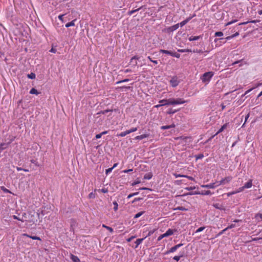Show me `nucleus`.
Instances as JSON below:
<instances>
[{
	"label": "nucleus",
	"instance_id": "obj_47",
	"mask_svg": "<svg viewBox=\"0 0 262 262\" xmlns=\"http://www.w3.org/2000/svg\"><path fill=\"white\" fill-rule=\"evenodd\" d=\"M50 52L55 53L57 52V50L54 48L53 45H52V48L49 50Z\"/></svg>",
	"mask_w": 262,
	"mask_h": 262
},
{
	"label": "nucleus",
	"instance_id": "obj_37",
	"mask_svg": "<svg viewBox=\"0 0 262 262\" xmlns=\"http://www.w3.org/2000/svg\"><path fill=\"white\" fill-rule=\"evenodd\" d=\"M30 162L32 163H33L36 166H37V167H39V164L38 162L36 160H34V159H32V160H30Z\"/></svg>",
	"mask_w": 262,
	"mask_h": 262
},
{
	"label": "nucleus",
	"instance_id": "obj_57",
	"mask_svg": "<svg viewBox=\"0 0 262 262\" xmlns=\"http://www.w3.org/2000/svg\"><path fill=\"white\" fill-rule=\"evenodd\" d=\"M203 194L205 195H210V194H212V193L211 192V191L210 190H207V191H205Z\"/></svg>",
	"mask_w": 262,
	"mask_h": 262
},
{
	"label": "nucleus",
	"instance_id": "obj_27",
	"mask_svg": "<svg viewBox=\"0 0 262 262\" xmlns=\"http://www.w3.org/2000/svg\"><path fill=\"white\" fill-rule=\"evenodd\" d=\"M152 177V174L151 172H148L146 173L144 176V179L145 180H150L151 179Z\"/></svg>",
	"mask_w": 262,
	"mask_h": 262
},
{
	"label": "nucleus",
	"instance_id": "obj_55",
	"mask_svg": "<svg viewBox=\"0 0 262 262\" xmlns=\"http://www.w3.org/2000/svg\"><path fill=\"white\" fill-rule=\"evenodd\" d=\"M129 80L128 79H125L124 80H120V81H117L116 82L117 84H118V83H121V82H126V81H128Z\"/></svg>",
	"mask_w": 262,
	"mask_h": 262
},
{
	"label": "nucleus",
	"instance_id": "obj_21",
	"mask_svg": "<svg viewBox=\"0 0 262 262\" xmlns=\"http://www.w3.org/2000/svg\"><path fill=\"white\" fill-rule=\"evenodd\" d=\"M70 257L73 262H80L79 258L77 256L72 254H71Z\"/></svg>",
	"mask_w": 262,
	"mask_h": 262
},
{
	"label": "nucleus",
	"instance_id": "obj_18",
	"mask_svg": "<svg viewBox=\"0 0 262 262\" xmlns=\"http://www.w3.org/2000/svg\"><path fill=\"white\" fill-rule=\"evenodd\" d=\"M260 21L259 20H249V21H246V22H243V23H241L240 24H239V25H246L248 23H253V24H256L257 23H259Z\"/></svg>",
	"mask_w": 262,
	"mask_h": 262
},
{
	"label": "nucleus",
	"instance_id": "obj_22",
	"mask_svg": "<svg viewBox=\"0 0 262 262\" xmlns=\"http://www.w3.org/2000/svg\"><path fill=\"white\" fill-rule=\"evenodd\" d=\"M144 239V238H138L137 239L136 242H135V246L134 247V248L136 249V248H137L138 246L141 244L142 243V242H143V241Z\"/></svg>",
	"mask_w": 262,
	"mask_h": 262
},
{
	"label": "nucleus",
	"instance_id": "obj_36",
	"mask_svg": "<svg viewBox=\"0 0 262 262\" xmlns=\"http://www.w3.org/2000/svg\"><path fill=\"white\" fill-rule=\"evenodd\" d=\"M174 210H179L182 211H187L188 209L182 206H179L174 209Z\"/></svg>",
	"mask_w": 262,
	"mask_h": 262
},
{
	"label": "nucleus",
	"instance_id": "obj_17",
	"mask_svg": "<svg viewBox=\"0 0 262 262\" xmlns=\"http://www.w3.org/2000/svg\"><path fill=\"white\" fill-rule=\"evenodd\" d=\"M149 136V134H144L141 135L137 136L135 138V140H141Z\"/></svg>",
	"mask_w": 262,
	"mask_h": 262
},
{
	"label": "nucleus",
	"instance_id": "obj_59",
	"mask_svg": "<svg viewBox=\"0 0 262 262\" xmlns=\"http://www.w3.org/2000/svg\"><path fill=\"white\" fill-rule=\"evenodd\" d=\"M164 237H164V234H162L160 235L158 237V241H161L162 238H163Z\"/></svg>",
	"mask_w": 262,
	"mask_h": 262
},
{
	"label": "nucleus",
	"instance_id": "obj_48",
	"mask_svg": "<svg viewBox=\"0 0 262 262\" xmlns=\"http://www.w3.org/2000/svg\"><path fill=\"white\" fill-rule=\"evenodd\" d=\"M235 227H236V225L235 224H231V225H229L226 228L227 229V230H228L234 228Z\"/></svg>",
	"mask_w": 262,
	"mask_h": 262
},
{
	"label": "nucleus",
	"instance_id": "obj_24",
	"mask_svg": "<svg viewBox=\"0 0 262 262\" xmlns=\"http://www.w3.org/2000/svg\"><path fill=\"white\" fill-rule=\"evenodd\" d=\"M76 20V19L73 20L72 21L66 24L65 26L66 28H69L70 27L74 26L75 25V21Z\"/></svg>",
	"mask_w": 262,
	"mask_h": 262
},
{
	"label": "nucleus",
	"instance_id": "obj_61",
	"mask_svg": "<svg viewBox=\"0 0 262 262\" xmlns=\"http://www.w3.org/2000/svg\"><path fill=\"white\" fill-rule=\"evenodd\" d=\"M238 35H239V33L237 32L235 33L234 34H233V35H232V38H234Z\"/></svg>",
	"mask_w": 262,
	"mask_h": 262
},
{
	"label": "nucleus",
	"instance_id": "obj_1",
	"mask_svg": "<svg viewBox=\"0 0 262 262\" xmlns=\"http://www.w3.org/2000/svg\"><path fill=\"white\" fill-rule=\"evenodd\" d=\"M143 60L142 57H137L136 56L132 57L129 62L130 66H144L146 64V62L142 63Z\"/></svg>",
	"mask_w": 262,
	"mask_h": 262
},
{
	"label": "nucleus",
	"instance_id": "obj_2",
	"mask_svg": "<svg viewBox=\"0 0 262 262\" xmlns=\"http://www.w3.org/2000/svg\"><path fill=\"white\" fill-rule=\"evenodd\" d=\"M213 75L214 73L212 72H206L202 75L201 79L203 82H208Z\"/></svg>",
	"mask_w": 262,
	"mask_h": 262
},
{
	"label": "nucleus",
	"instance_id": "obj_31",
	"mask_svg": "<svg viewBox=\"0 0 262 262\" xmlns=\"http://www.w3.org/2000/svg\"><path fill=\"white\" fill-rule=\"evenodd\" d=\"M102 227L105 228L107 230H108L111 233H113L114 231L112 227H110L109 226H107L104 224L102 225Z\"/></svg>",
	"mask_w": 262,
	"mask_h": 262
},
{
	"label": "nucleus",
	"instance_id": "obj_4",
	"mask_svg": "<svg viewBox=\"0 0 262 262\" xmlns=\"http://www.w3.org/2000/svg\"><path fill=\"white\" fill-rule=\"evenodd\" d=\"M189 138H190L188 137H179L174 138V139L176 140H179V142L178 143L179 144H182L183 145H186V144H188L187 140Z\"/></svg>",
	"mask_w": 262,
	"mask_h": 262
},
{
	"label": "nucleus",
	"instance_id": "obj_16",
	"mask_svg": "<svg viewBox=\"0 0 262 262\" xmlns=\"http://www.w3.org/2000/svg\"><path fill=\"white\" fill-rule=\"evenodd\" d=\"M224 38H215L214 39V42L216 43V47H219L223 43Z\"/></svg>",
	"mask_w": 262,
	"mask_h": 262
},
{
	"label": "nucleus",
	"instance_id": "obj_14",
	"mask_svg": "<svg viewBox=\"0 0 262 262\" xmlns=\"http://www.w3.org/2000/svg\"><path fill=\"white\" fill-rule=\"evenodd\" d=\"M170 83L172 86L176 87L179 84V81L178 80L177 77H174L171 78L170 81Z\"/></svg>",
	"mask_w": 262,
	"mask_h": 262
},
{
	"label": "nucleus",
	"instance_id": "obj_43",
	"mask_svg": "<svg viewBox=\"0 0 262 262\" xmlns=\"http://www.w3.org/2000/svg\"><path fill=\"white\" fill-rule=\"evenodd\" d=\"M140 9H141V8H138V9H137L133 10L130 11H129V12H128V14H129V15H132L133 14H134L135 12L138 11Z\"/></svg>",
	"mask_w": 262,
	"mask_h": 262
},
{
	"label": "nucleus",
	"instance_id": "obj_6",
	"mask_svg": "<svg viewBox=\"0 0 262 262\" xmlns=\"http://www.w3.org/2000/svg\"><path fill=\"white\" fill-rule=\"evenodd\" d=\"M229 123H225V124H224L220 129L219 130L215 133V135H214L213 136H212L210 139H209V140H211L214 136L217 135L218 134H219L220 133H222V132H223L225 129H226V128H227V127H228L229 126Z\"/></svg>",
	"mask_w": 262,
	"mask_h": 262
},
{
	"label": "nucleus",
	"instance_id": "obj_3",
	"mask_svg": "<svg viewBox=\"0 0 262 262\" xmlns=\"http://www.w3.org/2000/svg\"><path fill=\"white\" fill-rule=\"evenodd\" d=\"M253 185L252 179H249L248 182L245 183L244 186L239 188V190L241 192L243 191L245 189H249L252 187Z\"/></svg>",
	"mask_w": 262,
	"mask_h": 262
},
{
	"label": "nucleus",
	"instance_id": "obj_45",
	"mask_svg": "<svg viewBox=\"0 0 262 262\" xmlns=\"http://www.w3.org/2000/svg\"><path fill=\"white\" fill-rule=\"evenodd\" d=\"M233 38L232 37V35L231 36H227V37L226 38H224V41L223 42V43H226V42L227 41V40H229Z\"/></svg>",
	"mask_w": 262,
	"mask_h": 262
},
{
	"label": "nucleus",
	"instance_id": "obj_20",
	"mask_svg": "<svg viewBox=\"0 0 262 262\" xmlns=\"http://www.w3.org/2000/svg\"><path fill=\"white\" fill-rule=\"evenodd\" d=\"M176 125L174 124H172L170 125H164V126H162L161 127V129L162 130H165V129H169V128H174L175 127Z\"/></svg>",
	"mask_w": 262,
	"mask_h": 262
},
{
	"label": "nucleus",
	"instance_id": "obj_23",
	"mask_svg": "<svg viewBox=\"0 0 262 262\" xmlns=\"http://www.w3.org/2000/svg\"><path fill=\"white\" fill-rule=\"evenodd\" d=\"M8 145V143H2L0 144V152L4 150V149H6L7 148Z\"/></svg>",
	"mask_w": 262,
	"mask_h": 262
},
{
	"label": "nucleus",
	"instance_id": "obj_50",
	"mask_svg": "<svg viewBox=\"0 0 262 262\" xmlns=\"http://www.w3.org/2000/svg\"><path fill=\"white\" fill-rule=\"evenodd\" d=\"M99 191L104 193H107L108 192L107 189L105 188H102L101 189H99Z\"/></svg>",
	"mask_w": 262,
	"mask_h": 262
},
{
	"label": "nucleus",
	"instance_id": "obj_64",
	"mask_svg": "<svg viewBox=\"0 0 262 262\" xmlns=\"http://www.w3.org/2000/svg\"><path fill=\"white\" fill-rule=\"evenodd\" d=\"M185 177L188 178L190 180H192V181L194 180V178L192 177L186 176V177Z\"/></svg>",
	"mask_w": 262,
	"mask_h": 262
},
{
	"label": "nucleus",
	"instance_id": "obj_13",
	"mask_svg": "<svg viewBox=\"0 0 262 262\" xmlns=\"http://www.w3.org/2000/svg\"><path fill=\"white\" fill-rule=\"evenodd\" d=\"M177 231L176 229H168L165 233H164V236L165 237L172 235L174 232Z\"/></svg>",
	"mask_w": 262,
	"mask_h": 262
},
{
	"label": "nucleus",
	"instance_id": "obj_5",
	"mask_svg": "<svg viewBox=\"0 0 262 262\" xmlns=\"http://www.w3.org/2000/svg\"><path fill=\"white\" fill-rule=\"evenodd\" d=\"M232 180L231 176H228L222 179L220 181L217 182V185H225L229 183Z\"/></svg>",
	"mask_w": 262,
	"mask_h": 262
},
{
	"label": "nucleus",
	"instance_id": "obj_49",
	"mask_svg": "<svg viewBox=\"0 0 262 262\" xmlns=\"http://www.w3.org/2000/svg\"><path fill=\"white\" fill-rule=\"evenodd\" d=\"M227 230V229L226 228H225L224 229L222 230L221 232H220L216 236H220L222 234H223Z\"/></svg>",
	"mask_w": 262,
	"mask_h": 262
},
{
	"label": "nucleus",
	"instance_id": "obj_26",
	"mask_svg": "<svg viewBox=\"0 0 262 262\" xmlns=\"http://www.w3.org/2000/svg\"><path fill=\"white\" fill-rule=\"evenodd\" d=\"M239 192H241V191L239 190V188H238L236 190L228 192L227 193V195L228 196H231L232 195H233V194H235L236 193H239Z\"/></svg>",
	"mask_w": 262,
	"mask_h": 262
},
{
	"label": "nucleus",
	"instance_id": "obj_34",
	"mask_svg": "<svg viewBox=\"0 0 262 262\" xmlns=\"http://www.w3.org/2000/svg\"><path fill=\"white\" fill-rule=\"evenodd\" d=\"M28 78L31 79H34L36 77V75L34 73H31L27 75Z\"/></svg>",
	"mask_w": 262,
	"mask_h": 262
},
{
	"label": "nucleus",
	"instance_id": "obj_33",
	"mask_svg": "<svg viewBox=\"0 0 262 262\" xmlns=\"http://www.w3.org/2000/svg\"><path fill=\"white\" fill-rule=\"evenodd\" d=\"M255 218L258 221H262V213H257L255 215Z\"/></svg>",
	"mask_w": 262,
	"mask_h": 262
},
{
	"label": "nucleus",
	"instance_id": "obj_28",
	"mask_svg": "<svg viewBox=\"0 0 262 262\" xmlns=\"http://www.w3.org/2000/svg\"><path fill=\"white\" fill-rule=\"evenodd\" d=\"M0 188L5 193H12V192L9 189H7L4 186H1Z\"/></svg>",
	"mask_w": 262,
	"mask_h": 262
},
{
	"label": "nucleus",
	"instance_id": "obj_51",
	"mask_svg": "<svg viewBox=\"0 0 262 262\" xmlns=\"http://www.w3.org/2000/svg\"><path fill=\"white\" fill-rule=\"evenodd\" d=\"M249 116H250V113H248V114L246 116V117H245V122H244V123L243 124L242 127H244V126L245 124V123H246V122L247 121V120H248V119L249 118Z\"/></svg>",
	"mask_w": 262,
	"mask_h": 262
},
{
	"label": "nucleus",
	"instance_id": "obj_10",
	"mask_svg": "<svg viewBox=\"0 0 262 262\" xmlns=\"http://www.w3.org/2000/svg\"><path fill=\"white\" fill-rule=\"evenodd\" d=\"M172 98L168 99H162L159 101V103H161L163 106L166 105H171Z\"/></svg>",
	"mask_w": 262,
	"mask_h": 262
},
{
	"label": "nucleus",
	"instance_id": "obj_60",
	"mask_svg": "<svg viewBox=\"0 0 262 262\" xmlns=\"http://www.w3.org/2000/svg\"><path fill=\"white\" fill-rule=\"evenodd\" d=\"M89 198H95V194L93 192H91L89 194Z\"/></svg>",
	"mask_w": 262,
	"mask_h": 262
},
{
	"label": "nucleus",
	"instance_id": "obj_7",
	"mask_svg": "<svg viewBox=\"0 0 262 262\" xmlns=\"http://www.w3.org/2000/svg\"><path fill=\"white\" fill-rule=\"evenodd\" d=\"M187 100H184L182 98H178L177 99H174L172 98L171 105H178L187 102Z\"/></svg>",
	"mask_w": 262,
	"mask_h": 262
},
{
	"label": "nucleus",
	"instance_id": "obj_40",
	"mask_svg": "<svg viewBox=\"0 0 262 262\" xmlns=\"http://www.w3.org/2000/svg\"><path fill=\"white\" fill-rule=\"evenodd\" d=\"M205 229V227L203 226V227H201L200 228H199L196 231H195V233H198V232H202V231H203L204 229Z\"/></svg>",
	"mask_w": 262,
	"mask_h": 262
},
{
	"label": "nucleus",
	"instance_id": "obj_44",
	"mask_svg": "<svg viewBox=\"0 0 262 262\" xmlns=\"http://www.w3.org/2000/svg\"><path fill=\"white\" fill-rule=\"evenodd\" d=\"M143 212H138L135 215L134 218L137 219V218L139 217L140 216H141L143 214Z\"/></svg>",
	"mask_w": 262,
	"mask_h": 262
},
{
	"label": "nucleus",
	"instance_id": "obj_29",
	"mask_svg": "<svg viewBox=\"0 0 262 262\" xmlns=\"http://www.w3.org/2000/svg\"><path fill=\"white\" fill-rule=\"evenodd\" d=\"M160 52L161 53H164V54H166L170 55V56L172 54V52L170 51H168V50H160Z\"/></svg>",
	"mask_w": 262,
	"mask_h": 262
},
{
	"label": "nucleus",
	"instance_id": "obj_11",
	"mask_svg": "<svg viewBox=\"0 0 262 262\" xmlns=\"http://www.w3.org/2000/svg\"><path fill=\"white\" fill-rule=\"evenodd\" d=\"M219 185H217V182H216L215 183H210L207 185H202V187L203 188H210V189H213L215 187L219 186Z\"/></svg>",
	"mask_w": 262,
	"mask_h": 262
},
{
	"label": "nucleus",
	"instance_id": "obj_32",
	"mask_svg": "<svg viewBox=\"0 0 262 262\" xmlns=\"http://www.w3.org/2000/svg\"><path fill=\"white\" fill-rule=\"evenodd\" d=\"M129 134V133L128 132V130L125 131V132H121V133H120L119 134H118L117 135V136H120V137H124L126 135Z\"/></svg>",
	"mask_w": 262,
	"mask_h": 262
},
{
	"label": "nucleus",
	"instance_id": "obj_12",
	"mask_svg": "<svg viewBox=\"0 0 262 262\" xmlns=\"http://www.w3.org/2000/svg\"><path fill=\"white\" fill-rule=\"evenodd\" d=\"M179 26H180V23H178V24L174 25L172 26H170L167 29V32H173L174 31L177 30L179 28Z\"/></svg>",
	"mask_w": 262,
	"mask_h": 262
},
{
	"label": "nucleus",
	"instance_id": "obj_46",
	"mask_svg": "<svg viewBox=\"0 0 262 262\" xmlns=\"http://www.w3.org/2000/svg\"><path fill=\"white\" fill-rule=\"evenodd\" d=\"M182 257V255L174 256L173 257V259L174 260H176L177 261H178L180 259L181 257Z\"/></svg>",
	"mask_w": 262,
	"mask_h": 262
},
{
	"label": "nucleus",
	"instance_id": "obj_63",
	"mask_svg": "<svg viewBox=\"0 0 262 262\" xmlns=\"http://www.w3.org/2000/svg\"><path fill=\"white\" fill-rule=\"evenodd\" d=\"M101 136H102V135H101V133L99 134H97L96 135V139H99V138H100L101 137Z\"/></svg>",
	"mask_w": 262,
	"mask_h": 262
},
{
	"label": "nucleus",
	"instance_id": "obj_25",
	"mask_svg": "<svg viewBox=\"0 0 262 262\" xmlns=\"http://www.w3.org/2000/svg\"><path fill=\"white\" fill-rule=\"evenodd\" d=\"M200 38H201V36H191L189 37L188 40L190 41H194V40H197L199 39Z\"/></svg>",
	"mask_w": 262,
	"mask_h": 262
},
{
	"label": "nucleus",
	"instance_id": "obj_62",
	"mask_svg": "<svg viewBox=\"0 0 262 262\" xmlns=\"http://www.w3.org/2000/svg\"><path fill=\"white\" fill-rule=\"evenodd\" d=\"M133 171V169H127V170H124L123 171V172L124 173H128L130 171Z\"/></svg>",
	"mask_w": 262,
	"mask_h": 262
},
{
	"label": "nucleus",
	"instance_id": "obj_8",
	"mask_svg": "<svg viewBox=\"0 0 262 262\" xmlns=\"http://www.w3.org/2000/svg\"><path fill=\"white\" fill-rule=\"evenodd\" d=\"M196 16V14L193 13V14L190 15L188 17H187L186 19L183 20L181 23H180V27H183L187 24L192 18Z\"/></svg>",
	"mask_w": 262,
	"mask_h": 262
},
{
	"label": "nucleus",
	"instance_id": "obj_15",
	"mask_svg": "<svg viewBox=\"0 0 262 262\" xmlns=\"http://www.w3.org/2000/svg\"><path fill=\"white\" fill-rule=\"evenodd\" d=\"M21 237H29L32 239H34V240H39V241H41V238L38 237V236H32V235H30L27 233H23L21 235Z\"/></svg>",
	"mask_w": 262,
	"mask_h": 262
},
{
	"label": "nucleus",
	"instance_id": "obj_53",
	"mask_svg": "<svg viewBox=\"0 0 262 262\" xmlns=\"http://www.w3.org/2000/svg\"><path fill=\"white\" fill-rule=\"evenodd\" d=\"M12 217L14 219H15V220H17L18 221H20L21 222H24V221L23 220V219L19 218V217H18L16 215H13Z\"/></svg>",
	"mask_w": 262,
	"mask_h": 262
},
{
	"label": "nucleus",
	"instance_id": "obj_41",
	"mask_svg": "<svg viewBox=\"0 0 262 262\" xmlns=\"http://www.w3.org/2000/svg\"><path fill=\"white\" fill-rule=\"evenodd\" d=\"M113 205H114V209L115 211H117L118 210V205L117 203V202H113Z\"/></svg>",
	"mask_w": 262,
	"mask_h": 262
},
{
	"label": "nucleus",
	"instance_id": "obj_38",
	"mask_svg": "<svg viewBox=\"0 0 262 262\" xmlns=\"http://www.w3.org/2000/svg\"><path fill=\"white\" fill-rule=\"evenodd\" d=\"M137 130H138L137 127H133V128H130V129H128V132L129 133V134H130V133L135 132L137 131Z\"/></svg>",
	"mask_w": 262,
	"mask_h": 262
},
{
	"label": "nucleus",
	"instance_id": "obj_9",
	"mask_svg": "<svg viewBox=\"0 0 262 262\" xmlns=\"http://www.w3.org/2000/svg\"><path fill=\"white\" fill-rule=\"evenodd\" d=\"M182 245V244H179L175 245L174 246L171 247L168 251H167L166 252V254H169L170 253H173L175 252L178 248L181 247Z\"/></svg>",
	"mask_w": 262,
	"mask_h": 262
},
{
	"label": "nucleus",
	"instance_id": "obj_39",
	"mask_svg": "<svg viewBox=\"0 0 262 262\" xmlns=\"http://www.w3.org/2000/svg\"><path fill=\"white\" fill-rule=\"evenodd\" d=\"M196 160L201 159L204 157V155L202 154L195 156Z\"/></svg>",
	"mask_w": 262,
	"mask_h": 262
},
{
	"label": "nucleus",
	"instance_id": "obj_42",
	"mask_svg": "<svg viewBox=\"0 0 262 262\" xmlns=\"http://www.w3.org/2000/svg\"><path fill=\"white\" fill-rule=\"evenodd\" d=\"M139 194V192H135V193H131V194H129L128 196H127V199H130L132 197H133V196H135V195H138Z\"/></svg>",
	"mask_w": 262,
	"mask_h": 262
},
{
	"label": "nucleus",
	"instance_id": "obj_52",
	"mask_svg": "<svg viewBox=\"0 0 262 262\" xmlns=\"http://www.w3.org/2000/svg\"><path fill=\"white\" fill-rule=\"evenodd\" d=\"M171 56L172 57H180V55L178 53H177L176 52H172V55H171Z\"/></svg>",
	"mask_w": 262,
	"mask_h": 262
},
{
	"label": "nucleus",
	"instance_id": "obj_58",
	"mask_svg": "<svg viewBox=\"0 0 262 262\" xmlns=\"http://www.w3.org/2000/svg\"><path fill=\"white\" fill-rule=\"evenodd\" d=\"M140 183V181L139 180H136L135 181V182H134L133 183H132V186H134V185H136L138 184H139Z\"/></svg>",
	"mask_w": 262,
	"mask_h": 262
},
{
	"label": "nucleus",
	"instance_id": "obj_54",
	"mask_svg": "<svg viewBox=\"0 0 262 262\" xmlns=\"http://www.w3.org/2000/svg\"><path fill=\"white\" fill-rule=\"evenodd\" d=\"M113 168H112V167H111V168H108V169H106V170H105V173H106V174H107L108 173H109L110 172H111L112 171V170H113Z\"/></svg>",
	"mask_w": 262,
	"mask_h": 262
},
{
	"label": "nucleus",
	"instance_id": "obj_19",
	"mask_svg": "<svg viewBox=\"0 0 262 262\" xmlns=\"http://www.w3.org/2000/svg\"><path fill=\"white\" fill-rule=\"evenodd\" d=\"M213 207L216 209H220V210H225V209L222 205H221L219 203L214 204L213 205Z\"/></svg>",
	"mask_w": 262,
	"mask_h": 262
},
{
	"label": "nucleus",
	"instance_id": "obj_56",
	"mask_svg": "<svg viewBox=\"0 0 262 262\" xmlns=\"http://www.w3.org/2000/svg\"><path fill=\"white\" fill-rule=\"evenodd\" d=\"M135 238V236H132L130 237L127 238L126 239V241H127V242H130Z\"/></svg>",
	"mask_w": 262,
	"mask_h": 262
},
{
	"label": "nucleus",
	"instance_id": "obj_30",
	"mask_svg": "<svg viewBox=\"0 0 262 262\" xmlns=\"http://www.w3.org/2000/svg\"><path fill=\"white\" fill-rule=\"evenodd\" d=\"M30 93L31 94H35V95H38L39 94V92H38V91H37L36 89H35V88H32L31 89L30 91Z\"/></svg>",
	"mask_w": 262,
	"mask_h": 262
},
{
	"label": "nucleus",
	"instance_id": "obj_35",
	"mask_svg": "<svg viewBox=\"0 0 262 262\" xmlns=\"http://www.w3.org/2000/svg\"><path fill=\"white\" fill-rule=\"evenodd\" d=\"M223 33L221 31L216 32L214 34L215 37H221L223 36Z\"/></svg>",
	"mask_w": 262,
	"mask_h": 262
}]
</instances>
